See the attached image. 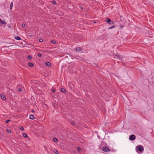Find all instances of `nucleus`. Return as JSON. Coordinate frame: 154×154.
<instances>
[{
    "label": "nucleus",
    "mask_w": 154,
    "mask_h": 154,
    "mask_svg": "<svg viewBox=\"0 0 154 154\" xmlns=\"http://www.w3.org/2000/svg\"><path fill=\"white\" fill-rule=\"evenodd\" d=\"M136 149L137 152H138V151L142 152L143 151L144 148L142 146L139 145L136 146Z\"/></svg>",
    "instance_id": "f257e3e1"
},
{
    "label": "nucleus",
    "mask_w": 154,
    "mask_h": 154,
    "mask_svg": "<svg viewBox=\"0 0 154 154\" xmlns=\"http://www.w3.org/2000/svg\"><path fill=\"white\" fill-rule=\"evenodd\" d=\"M102 150L103 151L106 152H109L110 151V149L107 147L103 146Z\"/></svg>",
    "instance_id": "f03ea898"
},
{
    "label": "nucleus",
    "mask_w": 154,
    "mask_h": 154,
    "mask_svg": "<svg viewBox=\"0 0 154 154\" xmlns=\"http://www.w3.org/2000/svg\"><path fill=\"white\" fill-rule=\"evenodd\" d=\"M106 22L110 25L114 24V22L112 21L109 18H107L106 20Z\"/></svg>",
    "instance_id": "7ed1b4c3"
},
{
    "label": "nucleus",
    "mask_w": 154,
    "mask_h": 154,
    "mask_svg": "<svg viewBox=\"0 0 154 154\" xmlns=\"http://www.w3.org/2000/svg\"><path fill=\"white\" fill-rule=\"evenodd\" d=\"M122 57L119 55V54H117L115 55V56H114V58H118L119 59V60H121L122 59Z\"/></svg>",
    "instance_id": "20e7f679"
},
{
    "label": "nucleus",
    "mask_w": 154,
    "mask_h": 154,
    "mask_svg": "<svg viewBox=\"0 0 154 154\" xmlns=\"http://www.w3.org/2000/svg\"><path fill=\"white\" fill-rule=\"evenodd\" d=\"M135 138V136L134 134H132L130 136L129 139L130 140L132 141L134 140Z\"/></svg>",
    "instance_id": "39448f33"
},
{
    "label": "nucleus",
    "mask_w": 154,
    "mask_h": 154,
    "mask_svg": "<svg viewBox=\"0 0 154 154\" xmlns=\"http://www.w3.org/2000/svg\"><path fill=\"white\" fill-rule=\"evenodd\" d=\"M70 56H71V58L73 59H74L75 58L76 59H79V57L78 56V57H75L73 55H70Z\"/></svg>",
    "instance_id": "423d86ee"
},
{
    "label": "nucleus",
    "mask_w": 154,
    "mask_h": 154,
    "mask_svg": "<svg viewBox=\"0 0 154 154\" xmlns=\"http://www.w3.org/2000/svg\"><path fill=\"white\" fill-rule=\"evenodd\" d=\"M1 97L3 100H5L6 99L5 96L4 95H1Z\"/></svg>",
    "instance_id": "0eeeda50"
},
{
    "label": "nucleus",
    "mask_w": 154,
    "mask_h": 154,
    "mask_svg": "<svg viewBox=\"0 0 154 154\" xmlns=\"http://www.w3.org/2000/svg\"><path fill=\"white\" fill-rule=\"evenodd\" d=\"M29 118L30 119L32 120L34 119V116H33V115L32 114L30 115Z\"/></svg>",
    "instance_id": "6e6552de"
},
{
    "label": "nucleus",
    "mask_w": 154,
    "mask_h": 154,
    "mask_svg": "<svg viewBox=\"0 0 154 154\" xmlns=\"http://www.w3.org/2000/svg\"><path fill=\"white\" fill-rule=\"evenodd\" d=\"M81 49L80 47L77 48L75 49L76 51H78V52L81 51Z\"/></svg>",
    "instance_id": "1a4fd4ad"
},
{
    "label": "nucleus",
    "mask_w": 154,
    "mask_h": 154,
    "mask_svg": "<svg viewBox=\"0 0 154 154\" xmlns=\"http://www.w3.org/2000/svg\"><path fill=\"white\" fill-rule=\"evenodd\" d=\"M46 65L47 66H51V64L50 62H47L46 63Z\"/></svg>",
    "instance_id": "9d476101"
},
{
    "label": "nucleus",
    "mask_w": 154,
    "mask_h": 154,
    "mask_svg": "<svg viewBox=\"0 0 154 154\" xmlns=\"http://www.w3.org/2000/svg\"><path fill=\"white\" fill-rule=\"evenodd\" d=\"M28 65L30 67H32L33 66V64L32 63H28Z\"/></svg>",
    "instance_id": "9b49d317"
},
{
    "label": "nucleus",
    "mask_w": 154,
    "mask_h": 154,
    "mask_svg": "<svg viewBox=\"0 0 154 154\" xmlns=\"http://www.w3.org/2000/svg\"><path fill=\"white\" fill-rule=\"evenodd\" d=\"M61 91L63 93H65L66 92V90L63 88L61 89Z\"/></svg>",
    "instance_id": "f8f14e48"
},
{
    "label": "nucleus",
    "mask_w": 154,
    "mask_h": 154,
    "mask_svg": "<svg viewBox=\"0 0 154 154\" xmlns=\"http://www.w3.org/2000/svg\"><path fill=\"white\" fill-rule=\"evenodd\" d=\"M15 38L16 40H20L21 39V38L20 37L18 36L15 37Z\"/></svg>",
    "instance_id": "ddd939ff"
},
{
    "label": "nucleus",
    "mask_w": 154,
    "mask_h": 154,
    "mask_svg": "<svg viewBox=\"0 0 154 154\" xmlns=\"http://www.w3.org/2000/svg\"><path fill=\"white\" fill-rule=\"evenodd\" d=\"M0 23H1V24H5V22L4 21H3L2 20H1V19H0Z\"/></svg>",
    "instance_id": "4468645a"
},
{
    "label": "nucleus",
    "mask_w": 154,
    "mask_h": 154,
    "mask_svg": "<svg viewBox=\"0 0 154 154\" xmlns=\"http://www.w3.org/2000/svg\"><path fill=\"white\" fill-rule=\"evenodd\" d=\"M53 141L55 142H57L58 141V139L56 138H54L53 139Z\"/></svg>",
    "instance_id": "2eb2a0df"
},
{
    "label": "nucleus",
    "mask_w": 154,
    "mask_h": 154,
    "mask_svg": "<svg viewBox=\"0 0 154 154\" xmlns=\"http://www.w3.org/2000/svg\"><path fill=\"white\" fill-rule=\"evenodd\" d=\"M23 136L25 137H28L27 134L26 133H23Z\"/></svg>",
    "instance_id": "dca6fc26"
},
{
    "label": "nucleus",
    "mask_w": 154,
    "mask_h": 154,
    "mask_svg": "<svg viewBox=\"0 0 154 154\" xmlns=\"http://www.w3.org/2000/svg\"><path fill=\"white\" fill-rule=\"evenodd\" d=\"M13 6V3L11 2V4H10V9H12Z\"/></svg>",
    "instance_id": "f3484780"
},
{
    "label": "nucleus",
    "mask_w": 154,
    "mask_h": 154,
    "mask_svg": "<svg viewBox=\"0 0 154 154\" xmlns=\"http://www.w3.org/2000/svg\"><path fill=\"white\" fill-rule=\"evenodd\" d=\"M27 58L28 59L31 60L32 59V57L31 56L29 55L28 56Z\"/></svg>",
    "instance_id": "a211bd4d"
},
{
    "label": "nucleus",
    "mask_w": 154,
    "mask_h": 154,
    "mask_svg": "<svg viewBox=\"0 0 154 154\" xmlns=\"http://www.w3.org/2000/svg\"><path fill=\"white\" fill-rule=\"evenodd\" d=\"M115 27V26H112L111 27H109L108 28V29H112V28H114Z\"/></svg>",
    "instance_id": "6ab92c4d"
},
{
    "label": "nucleus",
    "mask_w": 154,
    "mask_h": 154,
    "mask_svg": "<svg viewBox=\"0 0 154 154\" xmlns=\"http://www.w3.org/2000/svg\"><path fill=\"white\" fill-rule=\"evenodd\" d=\"M77 149V150L79 151H80L81 150V148H80L79 147H78Z\"/></svg>",
    "instance_id": "aec40b11"
},
{
    "label": "nucleus",
    "mask_w": 154,
    "mask_h": 154,
    "mask_svg": "<svg viewBox=\"0 0 154 154\" xmlns=\"http://www.w3.org/2000/svg\"><path fill=\"white\" fill-rule=\"evenodd\" d=\"M54 152L56 154H58L59 153L58 151L57 150H56L55 151H54Z\"/></svg>",
    "instance_id": "412c9836"
},
{
    "label": "nucleus",
    "mask_w": 154,
    "mask_h": 154,
    "mask_svg": "<svg viewBox=\"0 0 154 154\" xmlns=\"http://www.w3.org/2000/svg\"><path fill=\"white\" fill-rule=\"evenodd\" d=\"M51 42L53 43V44H55L56 42L54 40H52L51 41Z\"/></svg>",
    "instance_id": "4be33fe9"
},
{
    "label": "nucleus",
    "mask_w": 154,
    "mask_h": 154,
    "mask_svg": "<svg viewBox=\"0 0 154 154\" xmlns=\"http://www.w3.org/2000/svg\"><path fill=\"white\" fill-rule=\"evenodd\" d=\"M22 26L23 27V28H24L25 27V24L24 23H23L22 24Z\"/></svg>",
    "instance_id": "5701e85b"
},
{
    "label": "nucleus",
    "mask_w": 154,
    "mask_h": 154,
    "mask_svg": "<svg viewBox=\"0 0 154 154\" xmlns=\"http://www.w3.org/2000/svg\"><path fill=\"white\" fill-rule=\"evenodd\" d=\"M38 56L39 57H41L42 55V54L41 53H38Z\"/></svg>",
    "instance_id": "b1692460"
},
{
    "label": "nucleus",
    "mask_w": 154,
    "mask_h": 154,
    "mask_svg": "<svg viewBox=\"0 0 154 154\" xmlns=\"http://www.w3.org/2000/svg\"><path fill=\"white\" fill-rule=\"evenodd\" d=\"M39 41L40 42H43V39H42V38H40L39 39Z\"/></svg>",
    "instance_id": "393cba45"
},
{
    "label": "nucleus",
    "mask_w": 154,
    "mask_h": 154,
    "mask_svg": "<svg viewBox=\"0 0 154 154\" xmlns=\"http://www.w3.org/2000/svg\"><path fill=\"white\" fill-rule=\"evenodd\" d=\"M18 91H19V92H20L22 91V89L20 88H19L18 89Z\"/></svg>",
    "instance_id": "a878e982"
},
{
    "label": "nucleus",
    "mask_w": 154,
    "mask_h": 154,
    "mask_svg": "<svg viewBox=\"0 0 154 154\" xmlns=\"http://www.w3.org/2000/svg\"><path fill=\"white\" fill-rule=\"evenodd\" d=\"M52 3L53 4H55L56 3V2L55 1H52Z\"/></svg>",
    "instance_id": "bb28decb"
},
{
    "label": "nucleus",
    "mask_w": 154,
    "mask_h": 154,
    "mask_svg": "<svg viewBox=\"0 0 154 154\" xmlns=\"http://www.w3.org/2000/svg\"><path fill=\"white\" fill-rule=\"evenodd\" d=\"M11 120H7L5 122L6 123H8Z\"/></svg>",
    "instance_id": "cd10ccee"
},
{
    "label": "nucleus",
    "mask_w": 154,
    "mask_h": 154,
    "mask_svg": "<svg viewBox=\"0 0 154 154\" xmlns=\"http://www.w3.org/2000/svg\"><path fill=\"white\" fill-rule=\"evenodd\" d=\"M7 131L9 133H11V131L10 130H8Z\"/></svg>",
    "instance_id": "c85d7f7f"
},
{
    "label": "nucleus",
    "mask_w": 154,
    "mask_h": 154,
    "mask_svg": "<svg viewBox=\"0 0 154 154\" xmlns=\"http://www.w3.org/2000/svg\"><path fill=\"white\" fill-rule=\"evenodd\" d=\"M20 130H23V127H21L20 128Z\"/></svg>",
    "instance_id": "c756f323"
},
{
    "label": "nucleus",
    "mask_w": 154,
    "mask_h": 154,
    "mask_svg": "<svg viewBox=\"0 0 154 154\" xmlns=\"http://www.w3.org/2000/svg\"><path fill=\"white\" fill-rule=\"evenodd\" d=\"M71 124H72V125H75V123H74L73 122H71Z\"/></svg>",
    "instance_id": "7c9ffc66"
},
{
    "label": "nucleus",
    "mask_w": 154,
    "mask_h": 154,
    "mask_svg": "<svg viewBox=\"0 0 154 154\" xmlns=\"http://www.w3.org/2000/svg\"><path fill=\"white\" fill-rule=\"evenodd\" d=\"M52 91L54 93L55 92V89H53L52 90Z\"/></svg>",
    "instance_id": "2f4dec72"
},
{
    "label": "nucleus",
    "mask_w": 154,
    "mask_h": 154,
    "mask_svg": "<svg viewBox=\"0 0 154 154\" xmlns=\"http://www.w3.org/2000/svg\"><path fill=\"white\" fill-rule=\"evenodd\" d=\"M32 112H35V111H34V110H32Z\"/></svg>",
    "instance_id": "473e14b6"
},
{
    "label": "nucleus",
    "mask_w": 154,
    "mask_h": 154,
    "mask_svg": "<svg viewBox=\"0 0 154 154\" xmlns=\"http://www.w3.org/2000/svg\"><path fill=\"white\" fill-rule=\"evenodd\" d=\"M80 8H81V9H83V8L82 7H80Z\"/></svg>",
    "instance_id": "72a5a7b5"
},
{
    "label": "nucleus",
    "mask_w": 154,
    "mask_h": 154,
    "mask_svg": "<svg viewBox=\"0 0 154 154\" xmlns=\"http://www.w3.org/2000/svg\"><path fill=\"white\" fill-rule=\"evenodd\" d=\"M122 27H123V26H122L121 27V28H122Z\"/></svg>",
    "instance_id": "f704fd0d"
},
{
    "label": "nucleus",
    "mask_w": 154,
    "mask_h": 154,
    "mask_svg": "<svg viewBox=\"0 0 154 154\" xmlns=\"http://www.w3.org/2000/svg\"><path fill=\"white\" fill-rule=\"evenodd\" d=\"M122 27H123V26H122L121 27V28H122Z\"/></svg>",
    "instance_id": "c9c22d12"
},
{
    "label": "nucleus",
    "mask_w": 154,
    "mask_h": 154,
    "mask_svg": "<svg viewBox=\"0 0 154 154\" xmlns=\"http://www.w3.org/2000/svg\"><path fill=\"white\" fill-rule=\"evenodd\" d=\"M122 27H123V26H122L121 27V28H122Z\"/></svg>",
    "instance_id": "e433bc0d"
}]
</instances>
